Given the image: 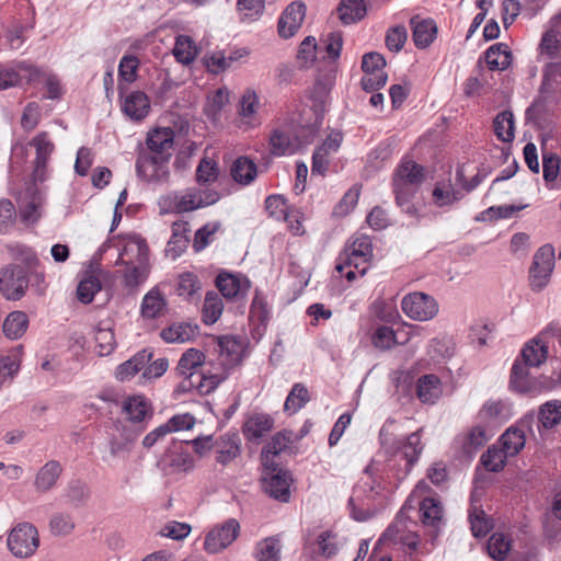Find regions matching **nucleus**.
Here are the masks:
<instances>
[{
	"instance_id": "obj_20",
	"label": "nucleus",
	"mask_w": 561,
	"mask_h": 561,
	"mask_svg": "<svg viewBox=\"0 0 561 561\" xmlns=\"http://www.w3.org/2000/svg\"><path fill=\"white\" fill-rule=\"evenodd\" d=\"M534 368L516 358L511 369L510 388L518 393H529L535 388V379L530 376L529 369Z\"/></svg>"
},
{
	"instance_id": "obj_17",
	"label": "nucleus",
	"mask_w": 561,
	"mask_h": 561,
	"mask_svg": "<svg viewBox=\"0 0 561 561\" xmlns=\"http://www.w3.org/2000/svg\"><path fill=\"white\" fill-rule=\"evenodd\" d=\"M412 28V38L417 48L424 49L428 47L437 35V25L432 19H423L414 15L410 19Z\"/></svg>"
},
{
	"instance_id": "obj_52",
	"label": "nucleus",
	"mask_w": 561,
	"mask_h": 561,
	"mask_svg": "<svg viewBox=\"0 0 561 561\" xmlns=\"http://www.w3.org/2000/svg\"><path fill=\"white\" fill-rule=\"evenodd\" d=\"M422 432L423 428H420L419 431L410 434L403 444V454L410 467L417 462L423 451L424 445L421 440Z\"/></svg>"
},
{
	"instance_id": "obj_12",
	"label": "nucleus",
	"mask_w": 561,
	"mask_h": 561,
	"mask_svg": "<svg viewBox=\"0 0 561 561\" xmlns=\"http://www.w3.org/2000/svg\"><path fill=\"white\" fill-rule=\"evenodd\" d=\"M218 367L213 371L229 370L242 362L243 346L240 341L233 336H224L219 339Z\"/></svg>"
},
{
	"instance_id": "obj_54",
	"label": "nucleus",
	"mask_w": 561,
	"mask_h": 561,
	"mask_svg": "<svg viewBox=\"0 0 561 561\" xmlns=\"http://www.w3.org/2000/svg\"><path fill=\"white\" fill-rule=\"evenodd\" d=\"M369 261L357 256L353 251L344 249L339 256V262L335 266L336 271L342 272L346 267L354 266L360 276H364L367 272V263Z\"/></svg>"
},
{
	"instance_id": "obj_43",
	"label": "nucleus",
	"mask_w": 561,
	"mask_h": 561,
	"mask_svg": "<svg viewBox=\"0 0 561 561\" xmlns=\"http://www.w3.org/2000/svg\"><path fill=\"white\" fill-rule=\"evenodd\" d=\"M167 304L162 295L158 290H150L145 295L141 302V314L147 319L159 317Z\"/></svg>"
},
{
	"instance_id": "obj_41",
	"label": "nucleus",
	"mask_w": 561,
	"mask_h": 561,
	"mask_svg": "<svg viewBox=\"0 0 561 561\" xmlns=\"http://www.w3.org/2000/svg\"><path fill=\"white\" fill-rule=\"evenodd\" d=\"M289 442V437L285 434L277 433L273 436L272 440L266 445L261 455L262 462L265 468H273V470H275V466L277 465L274 462L273 458L287 448Z\"/></svg>"
},
{
	"instance_id": "obj_5",
	"label": "nucleus",
	"mask_w": 561,
	"mask_h": 561,
	"mask_svg": "<svg viewBox=\"0 0 561 561\" xmlns=\"http://www.w3.org/2000/svg\"><path fill=\"white\" fill-rule=\"evenodd\" d=\"M553 267L554 248L545 244L536 251L529 270L530 286L534 290H541L548 285Z\"/></svg>"
},
{
	"instance_id": "obj_9",
	"label": "nucleus",
	"mask_w": 561,
	"mask_h": 561,
	"mask_svg": "<svg viewBox=\"0 0 561 561\" xmlns=\"http://www.w3.org/2000/svg\"><path fill=\"white\" fill-rule=\"evenodd\" d=\"M240 524L229 518L211 528L205 537L204 549L208 553H218L228 548L239 536Z\"/></svg>"
},
{
	"instance_id": "obj_48",
	"label": "nucleus",
	"mask_w": 561,
	"mask_h": 561,
	"mask_svg": "<svg viewBox=\"0 0 561 561\" xmlns=\"http://www.w3.org/2000/svg\"><path fill=\"white\" fill-rule=\"evenodd\" d=\"M561 88V60L549 62L543 69L541 92L556 93Z\"/></svg>"
},
{
	"instance_id": "obj_8",
	"label": "nucleus",
	"mask_w": 561,
	"mask_h": 561,
	"mask_svg": "<svg viewBox=\"0 0 561 561\" xmlns=\"http://www.w3.org/2000/svg\"><path fill=\"white\" fill-rule=\"evenodd\" d=\"M44 73L34 65L21 61L13 67L0 68V90L38 82Z\"/></svg>"
},
{
	"instance_id": "obj_42",
	"label": "nucleus",
	"mask_w": 561,
	"mask_h": 561,
	"mask_svg": "<svg viewBox=\"0 0 561 561\" xmlns=\"http://www.w3.org/2000/svg\"><path fill=\"white\" fill-rule=\"evenodd\" d=\"M494 133L503 142H512L514 140V116L510 111L499 113L493 122Z\"/></svg>"
},
{
	"instance_id": "obj_3",
	"label": "nucleus",
	"mask_w": 561,
	"mask_h": 561,
	"mask_svg": "<svg viewBox=\"0 0 561 561\" xmlns=\"http://www.w3.org/2000/svg\"><path fill=\"white\" fill-rule=\"evenodd\" d=\"M401 309L408 318L414 321H428L437 316L439 306L433 296L414 291L402 298Z\"/></svg>"
},
{
	"instance_id": "obj_53",
	"label": "nucleus",
	"mask_w": 561,
	"mask_h": 561,
	"mask_svg": "<svg viewBox=\"0 0 561 561\" xmlns=\"http://www.w3.org/2000/svg\"><path fill=\"white\" fill-rule=\"evenodd\" d=\"M237 10L241 21H255L265 10V0H238Z\"/></svg>"
},
{
	"instance_id": "obj_28",
	"label": "nucleus",
	"mask_w": 561,
	"mask_h": 561,
	"mask_svg": "<svg viewBox=\"0 0 561 561\" xmlns=\"http://www.w3.org/2000/svg\"><path fill=\"white\" fill-rule=\"evenodd\" d=\"M484 55L490 70H505L512 62V53L504 43L490 46Z\"/></svg>"
},
{
	"instance_id": "obj_33",
	"label": "nucleus",
	"mask_w": 561,
	"mask_h": 561,
	"mask_svg": "<svg viewBox=\"0 0 561 561\" xmlns=\"http://www.w3.org/2000/svg\"><path fill=\"white\" fill-rule=\"evenodd\" d=\"M337 13L344 24H352L365 18L367 8L364 0H342Z\"/></svg>"
},
{
	"instance_id": "obj_10",
	"label": "nucleus",
	"mask_w": 561,
	"mask_h": 561,
	"mask_svg": "<svg viewBox=\"0 0 561 561\" xmlns=\"http://www.w3.org/2000/svg\"><path fill=\"white\" fill-rule=\"evenodd\" d=\"M168 161L169 159H162L158 156L141 152L136 161L137 174L140 179L149 183H165L170 175Z\"/></svg>"
},
{
	"instance_id": "obj_25",
	"label": "nucleus",
	"mask_w": 561,
	"mask_h": 561,
	"mask_svg": "<svg viewBox=\"0 0 561 561\" xmlns=\"http://www.w3.org/2000/svg\"><path fill=\"white\" fill-rule=\"evenodd\" d=\"M479 416L482 420L507 421L514 416L513 405L507 400L490 399L482 405Z\"/></svg>"
},
{
	"instance_id": "obj_7",
	"label": "nucleus",
	"mask_w": 561,
	"mask_h": 561,
	"mask_svg": "<svg viewBox=\"0 0 561 561\" xmlns=\"http://www.w3.org/2000/svg\"><path fill=\"white\" fill-rule=\"evenodd\" d=\"M28 287L25 267L16 264L2 268L0 274V291L8 300L21 299Z\"/></svg>"
},
{
	"instance_id": "obj_4",
	"label": "nucleus",
	"mask_w": 561,
	"mask_h": 561,
	"mask_svg": "<svg viewBox=\"0 0 561 561\" xmlns=\"http://www.w3.org/2000/svg\"><path fill=\"white\" fill-rule=\"evenodd\" d=\"M7 543L15 557H31L39 545L38 531L32 524H19L9 534Z\"/></svg>"
},
{
	"instance_id": "obj_58",
	"label": "nucleus",
	"mask_w": 561,
	"mask_h": 561,
	"mask_svg": "<svg viewBox=\"0 0 561 561\" xmlns=\"http://www.w3.org/2000/svg\"><path fill=\"white\" fill-rule=\"evenodd\" d=\"M49 527L55 536H67L73 530L75 522L69 514L56 513L50 518Z\"/></svg>"
},
{
	"instance_id": "obj_30",
	"label": "nucleus",
	"mask_w": 561,
	"mask_h": 561,
	"mask_svg": "<svg viewBox=\"0 0 561 561\" xmlns=\"http://www.w3.org/2000/svg\"><path fill=\"white\" fill-rule=\"evenodd\" d=\"M205 354L197 348H188L179 359L176 373L179 376H192L201 374L197 369L205 364Z\"/></svg>"
},
{
	"instance_id": "obj_51",
	"label": "nucleus",
	"mask_w": 561,
	"mask_h": 561,
	"mask_svg": "<svg viewBox=\"0 0 561 561\" xmlns=\"http://www.w3.org/2000/svg\"><path fill=\"white\" fill-rule=\"evenodd\" d=\"M280 543L276 537H268L260 541L256 546L257 561H279Z\"/></svg>"
},
{
	"instance_id": "obj_64",
	"label": "nucleus",
	"mask_w": 561,
	"mask_h": 561,
	"mask_svg": "<svg viewBox=\"0 0 561 561\" xmlns=\"http://www.w3.org/2000/svg\"><path fill=\"white\" fill-rule=\"evenodd\" d=\"M202 284L198 277L191 272H185L179 276L178 294L184 297H192L201 290Z\"/></svg>"
},
{
	"instance_id": "obj_18",
	"label": "nucleus",
	"mask_w": 561,
	"mask_h": 561,
	"mask_svg": "<svg viewBox=\"0 0 561 561\" xmlns=\"http://www.w3.org/2000/svg\"><path fill=\"white\" fill-rule=\"evenodd\" d=\"M216 461L226 466L241 454V439L238 434H225L215 440Z\"/></svg>"
},
{
	"instance_id": "obj_15",
	"label": "nucleus",
	"mask_w": 561,
	"mask_h": 561,
	"mask_svg": "<svg viewBox=\"0 0 561 561\" xmlns=\"http://www.w3.org/2000/svg\"><path fill=\"white\" fill-rule=\"evenodd\" d=\"M135 425L136 423H113L108 432L111 435V454L113 456H117L138 438L142 428H136Z\"/></svg>"
},
{
	"instance_id": "obj_44",
	"label": "nucleus",
	"mask_w": 561,
	"mask_h": 561,
	"mask_svg": "<svg viewBox=\"0 0 561 561\" xmlns=\"http://www.w3.org/2000/svg\"><path fill=\"white\" fill-rule=\"evenodd\" d=\"M512 549V540L503 533H494L488 541V552L496 561H503Z\"/></svg>"
},
{
	"instance_id": "obj_1",
	"label": "nucleus",
	"mask_w": 561,
	"mask_h": 561,
	"mask_svg": "<svg viewBox=\"0 0 561 561\" xmlns=\"http://www.w3.org/2000/svg\"><path fill=\"white\" fill-rule=\"evenodd\" d=\"M220 194L210 188H187L185 192H173L162 196L159 206L162 213H187L217 203Z\"/></svg>"
},
{
	"instance_id": "obj_63",
	"label": "nucleus",
	"mask_w": 561,
	"mask_h": 561,
	"mask_svg": "<svg viewBox=\"0 0 561 561\" xmlns=\"http://www.w3.org/2000/svg\"><path fill=\"white\" fill-rule=\"evenodd\" d=\"M488 439L489 437L481 426L473 427L465 438L462 445L463 453L468 455L476 453Z\"/></svg>"
},
{
	"instance_id": "obj_32",
	"label": "nucleus",
	"mask_w": 561,
	"mask_h": 561,
	"mask_svg": "<svg viewBox=\"0 0 561 561\" xmlns=\"http://www.w3.org/2000/svg\"><path fill=\"white\" fill-rule=\"evenodd\" d=\"M61 473V466L58 461L46 462L37 472L34 485L37 491L47 492L57 482Z\"/></svg>"
},
{
	"instance_id": "obj_35",
	"label": "nucleus",
	"mask_w": 561,
	"mask_h": 561,
	"mask_svg": "<svg viewBox=\"0 0 561 561\" xmlns=\"http://www.w3.org/2000/svg\"><path fill=\"white\" fill-rule=\"evenodd\" d=\"M172 53L178 62L190 65L195 60L198 49L192 37L179 35L175 38Z\"/></svg>"
},
{
	"instance_id": "obj_14",
	"label": "nucleus",
	"mask_w": 561,
	"mask_h": 561,
	"mask_svg": "<svg viewBox=\"0 0 561 561\" xmlns=\"http://www.w3.org/2000/svg\"><path fill=\"white\" fill-rule=\"evenodd\" d=\"M150 156L170 159L174 144V131L170 127L156 128L148 133L146 139Z\"/></svg>"
},
{
	"instance_id": "obj_2",
	"label": "nucleus",
	"mask_w": 561,
	"mask_h": 561,
	"mask_svg": "<svg viewBox=\"0 0 561 561\" xmlns=\"http://www.w3.org/2000/svg\"><path fill=\"white\" fill-rule=\"evenodd\" d=\"M557 339L561 350V327L558 322H550L534 339L527 342L520 352L519 359L535 368L541 366L549 356V343Z\"/></svg>"
},
{
	"instance_id": "obj_61",
	"label": "nucleus",
	"mask_w": 561,
	"mask_h": 561,
	"mask_svg": "<svg viewBox=\"0 0 561 561\" xmlns=\"http://www.w3.org/2000/svg\"><path fill=\"white\" fill-rule=\"evenodd\" d=\"M345 248L353 251L357 256L364 257L368 261L373 257L371 239L366 234L354 236Z\"/></svg>"
},
{
	"instance_id": "obj_46",
	"label": "nucleus",
	"mask_w": 561,
	"mask_h": 561,
	"mask_svg": "<svg viewBox=\"0 0 561 561\" xmlns=\"http://www.w3.org/2000/svg\"><path fill=\"white\" fill-rule=\"evenodd\" d=\"M222 310L224 304L219 295L208 291L203 306V321L206 324H214L220 318Z\"/></svg>"
},
{
	"instance_id": "obj_57",
	"label": "nucleus",
	"mask_w": 561,
	"mask_h": 561,
	"mask_svg": "<svg viewBox=\"0 0 561 561\" xmlns=\"http://www.w3.org/2000/svg\"><path fill=\"white\" fill-rule=\"evenodd\" d=\"M396 342L394 331L387 325L378 327L371 337L373 345L380 351L390 350Z\"/></svg>"
},
{
	"instance_id": "obj_26",
	"label": "nucleus",
	"mask_w": 561,
	"mask_h": 561,
	"mask_svg": "<svg viewBox=\"0 0 561 561\" xmlns=\"http://www.w3.org/2000/svg\"><path fill=\"white\" fill-rule=\"evenodd\" d=\"M32 146L36 149L34 174L41 179L50 154L54 151V144L49 140L47 133L43 131L33 138Z\"/></svg>"
},
{
	"instance_id": "obj_6",
	"label": "nucleus",
	"mask_w": 561,
	"mask_h": 561,
	"mask_svg": "<svg viewBox=\"0 0 561 561\" xmlns=\"http://www.w3.org/2000/svg\"><path fill=\"white\" fill-rule=\"evenodd\" d=\"M183 379L174 389L175 394H183L197 389L199 393L207 394L214 391L222 381L228 378L225 370L213 371L211 369L202 370L201 374L192 376H181Z\"/></svg>"
},
{
	"instance_id": "obj_40",
	"label": "nucleus",
	"mask_w": 561,
	"mask_h": 561,
	"mask_svg": "<svg viewBox=\"0 0 561 561\" xmlns=\"http://www.w3.org/2000/svg\"><path fill=\"white\" fill-rule=\"evenodd\" d=\"M525 442L524 432L516 426H512L501 436L500 446L510 457H513L523 449Z\"/></svg>"
},
{
	"instance_id": "obj_37",
	"label": "nucleus",
	"mask_w": 561,
	"mask_h": 561,
	"mask_svg": "<svg viewBox=\"0 0 561 561\" xmlns=\"http://www.w3.org/2000/svg\"><path fill=\"white\" fill-rule=\"evenodd\" d=\"M393 181L416 186L423 181V168L414 161H403L398 167Z\"/></svg>"
},
{
	"instance_id": "obj_59",
	"label": "nucleus",
	"mask_w": 561,
	"mask_h": 561,
	"mask_svg": "<svg viewBox=\"0 0 561 561\" xmlns=\"http://www.w3.org/2000/svg\"><path fill=\"white\" fill-rule=\"evenodd\" d=\"M469 520L474 537H484L492 528L491 522L482 510L473 508L469 514Z\"/></svg>"
},
{
	"instance_id": "obj_23",
	"label": "nucleus",
	"mask_w": 561,
	"mask_h": 561,
	"mask_svg": "<svg viewBox=\"0 0 561 561\" xmlns=\"http://www.w3.org/2000/svg\"><path fill=\"white\" fill-rule=\"evenodd\" d=\"M123 411L129 416L128 421H145L153 415V408L149 399L142 394L128 397L123 404Z\"/></svg>"
},
{
	"instance_id": "obj_27",
	"label": "nucleus",
	"mask_w": 561,
	"mask_h": 561,
	"mask_svg": "<svg viewBox=\"0 0 561 561\" xmlns=\"http://www.w3.org/2000/svg\"><path fill=\"white\" fill-rule=\"evenodd\" d=\"M442 392V382L436 375L428 374L419 378L416 394L422 402L434 403L440 397Z\"/></svg>"
},
{
	"instance_id": "obj_31",
	"label": "nucleus",
	"mask_w": 561,
	"mask_h": 561,
	"mask_svg": "<svg viewBox=\"0 0 561 561\" xmlns=\"http://www.w3.org/2000/svg\"><path fill=\"white\" fill-rule=\"evenodd\" d=\"M232 179L242 185H249L257 175V168L254 161L248 157H239L231 165Z\"/></svg>"
},
{
	"instance_id": "obj_62",
	"label": "nucleus",
	"mask_w": 561,
	"mask_h": 561,
	"mask_svg": "<svg viewBox=\"0 0 561 561\" xmlns=\"http://www.w3.org/2000/svg\"><path fill=\"white\" fill-rule=\"evenodd\" d=\"M21 352L13 350L9 354L0 357V374L3 378H13L20 370Z\"/></svg>"
},
{
	"instance_id": "obj_55",
	"label": "nucleus",
	"mask_w": 561,
	"mask_h": 561,
	"mask_svg": "<svg viewBox=\"0 0 561 561\" xmlns=\"http://www.w3.org/2000/svg\"><path fill=\"white\" fill-rule=\"evenodd\" d=\"M270 146L272 154L277 157L290 154L295 150V145L291 142L289 136L278 129L274 130L271 135Z\"/></svg>"
},
{
	"instance_id": "obj_56",
	"label": "nucleus",
	"mask_w": 561,
	"mask_h": 561,
	"mask_svg": "<svg viewBox=\"0 0 561 561\" xmlns=\"http://www.w3.org/2000/svg\"><path fill=\"white\" fill-rule=\"evenodd\" d=\"M434 202L437 206H447L461 198V193L454 190L450 183L437 184L433 191Z\"/></svg>"
},
{
	"instance_id": "obj_47",
	"label": "nucleus",
	"mask_w": 561,
	"mask_h": 561,
	"mask_svg": "<svg viewBox=\"0 0 561 561\" xmlns=\"http://www.w3.org/2000/svg\"><path fill=\"white\" fill-rule=\"evenodd\" d=\"M422 520L427 525H436L443 517V505L440 501L433 496H426L420 504Z\"/></svg>"
},
{
	"instance_id": "obj_45",
	"label": "nucleus",
	"mask_w": 561,
	"mask_h": 561,
	"mask_svg": "<svg viewBox=\"0 0 561 561\" xmlns=\"http://www.w3.org/2000/svg\"><path fill=\"white\" fill-rule=\"evenodd\" d=\"M310 400L309 391L302 383H295L284 403L285 411L291 415Z\"/></svg>"
},
{
	"instance_id": "obj_19",
	"label": "nucleus",
	"mask_w": 561,
	"mask_h": 561,
	"mask_svg": "<svg viewBox=\"0 0 561 561\" xmlns=\"http://www.w3.org/2000/svg\"><path fill=\"white\" fill-rule=\"evenodd\" d=\"M152 351L145 348L136 353L131 358L118 365L115 369V378L119 381H128L139 371H144V367L151 362Z\"/></svg>"
},
{
	"instance_id": "obj_11",
	"label": "nucleus",
	"mask_w": 561,
	"mask_h": 561,
	"mask_svg": "<svg viewBox=\"0 0 561 561\" xmlns=\"http://www.w3.org/2000/svg\"><path fill=\"white\" fill-rule=\"evenodd\" d=\"M119 245L117 263L122 265L148 264L149 249L146 240L140 236H128L122 240Z\"/></svg>"
},
{
	"instance_id": "obj_38",
	"label": "nucleus",
	"mask_w": 561,
	"mask_h": 561,
	"mask_svg": "<svg viewBox=\"0 0 561 561\" xmlns=\"http://www.w3.org/2000/svg\"><path fill=\"white\" fill-rule=\"evenodd\" d=\"M28 325V319L23 311H13L4 320L2 329L7 337L16 340L21 337Z\"/></svg>"
},
{
	"instance_id": "obj_13",
	"label": "nucleus",
	"mask_w": 561,
	"mask_h": 561,
	"mask_svg": "<svg viewBox=\"0 0 561 561\" xmlns=\"http://www.w3.org/2000/svg\"><path fill=\"white\" fill-rule=\"evenodd\" d=\"M306 16V5L295 1L287 5L278 20V34L283 38L293 37L300 28Z\"/></svg>"
},
{
	"instance_id": "obj_16",
	"label": "nucleus",
	"mask_w": 561,
	"mask_h": 561,
	"mask_svg": "<svg viewBox=\"0 0 561 561\" xmlns=\"http://www.w3.org/2000/svg\"><path fill=\"white\" fill-rule=\"evenodd\" d=\"M266 469L270 470V468ZM263 483L264 490L270 496L280 502L289 501V486L291 483V477L289 472L282 470L276 472V469L273 470V468H271V472L263 478Z\"/></svg>"
},
{
	"instance_id": "obj_22",
	"label": "nucleus",
	"mask_w": 561,
	"mask_h": 561,
	"mask_svg": "<svg viewBox=\"0 0 561 561\" xmlns=\"http://www.w3.org/2000/svg\"><path fill=\"white\" fill-rule=\"evenodd\" d=\"M216 286L224 297L231 299L245 295L250 288V280L231 273H220L216 278Z\"/></svg>"
},
{
	"instance_id": "obj_24",
	"label": "nucleus",
	"mask_w": 561,
	"mask_h": 561,
	"mask_svg": "<svg viewBox=\"0 0 561 561\" xmlns=\"http://www.w3.org/2000/svg\"><path fill=\"white\" fill-rule=\"evenodd\" d=\"M150 103L148 96L141 91L128 94L122 105L124 114L135 121H140L149 113Z\"/></svg>"
},
{
	"instance_id": "obj_34",
	"label": "nucleus",
	"mask_w": 561,
	"mask_h": 561,
	"mask_svg": "<svg viewBox=\"0 0 561 561\" xmlns=\"http://www.w3.org/2000/svg\"><path fill=\"white\" fill-rule=\"evenodd\" d=\"M539 54L548 59L561 57V32L559 30L551 27L542 34Z\"/></svg>"
},
{
	"instance_id": "obj_60",
	"label": "nucleus",
	"mask_w": 561,
	"mask_h": 561,
	"mask_svg": "<svg viewBox=\"0 0 561 561\" xmlns=\"http://www.w3.org/2000/svg\"><path fill=\"white\" fill-rule=\"evenodd\" d=\"M218 178V167L216 162L204 158L199 161L196 169V181L199 185L214 183Z\"/></svg>"
},
{
	"instance_id": "obj_36",
	"label": "nucleus",
	"mask_w": 561,
	"mask_h": 561,
	"mask_svg": "<svg viewBox=\"0 0 561 561\" xmlns=\"http://www.w3.org/2000/svg\"><path fill=\"white\" fill-rule=\"evenodd\" d=\"M197 327L190 323H174L160 333L167 343H184L191 341L196 334Z\"/></svg>"
},
{
	"instance_id": "obj_29",
	"label": "nucleus",
	"mask_w": 561,
	"mask_h": 561,
	"mask_svg": "<svg viewBox=\"0 0 561 561\" xmlns=\"http://www.w3.org/2000/svg\"><path fill=\"white\" fill-rule=\"evenodd\" d=\"M306 543L313 553L325 558L335 554L339 549L336 535L329 530L320 533L314 540L308 537Z\"/></svg>"
},
{
	"instance_id": "obj_21",
	"label": "nucleus",
	"mask_w": 561,
	"mask_h": 561,
	"mask_svg": "<svg viewBox=\"0 0 561 561\" xmlns=\"http://www.w3.org/2000/svg\"><path fill=\"white\" fill-rule=\"evenodd\" d=\"M190 224L175 221L172 225V236L167 244L165 254L172 260L180 257L190 243Z\"/></svg>"
},
{
	"instance_id": "obj_39",
	"label": "nucleus",
	"mask_w": 561,
	"mask_h": 561,
	"mask_svg": "<svg viewBox=\"0 0 561 561\" xmlns=\"http://www.w3.org/2000/svg\"><path fill=\"white\" fill-rule=\"evenodd\" d=\"M510 456L499 445H492L482 454L480 461L482 466L491 472L502 471Z\"/></svg>"
},
{
	"instance_id": "obj_50",
	"label": "nucleus",
	"mask_w": 561,
	"mask_h": 561,
	"mask_svg": "<svg viewBox=\"0 0 561 561\" xmlns=\"http://www.w3.org/2000/svg\"><path fill=\"white\" fill-rule=\"evenodd\" d=\"M265 210L275 220L289 221V207L287 201L282 195L267 196L265 199Z\"/></svg>"
},
{
	"instance_id": "obj_49",
	"label": "nucleus",
	"mask_w": 561,
	"mask_h": 561,
	"mask_svg": "<svg viewBox=\"0 0 561 561\" xmlns=\"http://www.w3.org/2000/svg\"><path fill=\"white\" fill-rule=\"evenodd\" d=\"M193 425L194 423H163L159 425L156 430L147 434L142 440V444L145 447L149 448L165 435L182 430H191Z\"/></svg>"
}]
</instances>
